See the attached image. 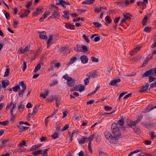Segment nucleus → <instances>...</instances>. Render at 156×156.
I'll use <instances>...</instances> for the list:
<instances>
[{"instance_id": "nucleus-1", "label": "nucleus", "mask_w": 156, "mask_h": 156, "mask_svg": "<svg viewBox=\"0 0 156 156\" xmlns=\"http://www.w3.org/2000/svg\"><path fill=\"white\" fill-rule=\"evenodd\" d=\"M111 130L112 133L116 137H120L121 134L117 124L116 123H113L111 125Z\"/></svg>"}, {"instance_id": "nucleus-2", "label": "nucleus", "mask_w": 156, "mask_h": 156, "mask_svg": "<svg viewBox=\"0 0 156 156\" xmlns=\"http://www.w3.org/2000/svg\"><path fill=\"white\" fill-rule=\"evenodd\" d=\"M151 76H156V68L151 69L146 71L142 76V77Z\"/></svg>"}, {"instance_id": "nucleus-3", "label": "nucleus", "mask_w": 156, "mask_h": 156, "mask_svg": "<svg viewBox=\"0 0 156 156\" xmlns=\"http://www.w3.org/2000/svg\"><path fill=\"white\" fill-rule=\"evenodd\" d=\"M50 6L51 7L49 8L50 9V13H53L54 12H55L58 10V8L53 4H51Z\"/></svg>"}, {"instance_id": "nucleus-4", "label": "nucleus", "mask_w": 156, "mask_h": 156, "mask_svg": "<svg viewBox=\"0 0 156 156\" xmlns=\"http://www.w3.org/2000/svg\"><path fill=\"white\" fill-rule=\"evenodd\" d=\"M149 86V84L148 83H145L144 85H143L141 87L139 92L140 93L144 92L147 89Z\"/></svg>"}, {"instance_id": "nucleus-5", "label": "nucleus", "mask_w": 156, "mask_h": 156, "mask_svg": "<svg viewBox=\"0 0 156 156\" xmlns=\"http://www.w3.org/2000/svg\"><path fill=\"white\" fill-rule=\"evenodd\" d=\"M86 76H89L92 78H95L98 76V74L96 71H94L93 72H90L86 75Z\"/></svg>"}, {"instance_id": "nucleus-6", "label": "nucleus", "mask_w": 156, "mask_h": 156, "mask_svg": "<svg viewBox=\"0 0 156 156\" xmlns=\"http://www.w3.org/2000/svg\"><path fill=\"white\" fill-rule=\"evenodd\" d=\"M120 137H116V136L114 137L112 136L109 139L110 142L113 144H116L118 142L117 140L118 137L120 138Z\"/></svg>"}, {"instance_id": "nucleus-7", "label": "nucleus", "mask_w": 156, "mask_h": 156, "mask_svg": "<svg viewBox=\"0 0 156 156\" xmlns=\"http://www.w3.org/2000/svg\"><path fill=\"white\" fill-rule=\"evenodd\" d=\"M56 5H61L64 8H66V5H67L66 2L64 0H59L58 2L56 3Z\"/></svg>"}, {"instance_id": "nucleus-8", "label": "nucleus", "mask_w": 156, "mask_h": 156, "mask_svg": "<svg viewBox=\"0 0 156 156\" xmlns=\"http://www.w3.org/2000/svg\"><path fill=\"white\" fill-rule=\"evenodd\" d=\"M39 37L40 38L46 40L48 39V37L46 35V33L44 31L39 32Z\"/></svg>"}, {"instance_id": "nucleus-9", "label": "nucleus", "mask_w": 156, "mask_h": 156, "mask_svg": "<svg viewBox=\"0 0 156 156\" xmlns=\"http://www.w3.org/2000/svg\"><path fill=\"white\" fill-rule=\"evenodd\" d=\"M155 108H156V105L153 107L152 105L149 104L145 109V112L146 113L149 112L150 111Z\"/></svg>"}, {"instance_id": "nucleus-10", "label": "nucleus", "mask_w": 156, "mask_h": 156, "mask_svg": "<svg viewBox=\"0 0 156 156\" xmlns=\"http://www.w3.org/2000/svg\"><path fill=\"white\" fill-rule=\"evenodd\" d=\"M126 122L127 125L130 127H132L133 126H135L136 125L135 122L130 120H127Z\"/></svg>"}, {"instance_id": "nucleus-11", "label": "nucleus", "mask_w": 156, "mask_h": 156, "mask_svg": "<svg viewBox=\"0 0 156 156\" xmlns=\"http://www.w3.org/2000/svg\"><path fill=\"white\" fill-rule=\"evenodd\" d=\"M121 80L120 79L117 80H111L109 83V84L112 86H115L116 85V83H119L121 82Z\"/></svg>"}, {"instance_id": "nucleus-12", "label": "nucleus", "mask_w": 156, "mask_h": 156, "mask_svg": "<svg viewBox=\"0 0 156 156\" xmlns=\"http://www.w3.org/2000/svg\"><path fill=\"white\" fill-rule=\"evenodd\" d=\"M80 59H81L82 62L83 64L86 63L88 62V58L86 55H84L80 57Z\"/></svg>"}, {"instance_id": "nucleus-13", "label": "nucleus", "mask_w": 156, "mask_h": 156, "mask_svg": "<svg viewBox=\"0 0 156 156\" xmlns=\"http://www.w3.org/2000/svg\"><path fill=\"white\" fill-rule=\"evenodd\" d=\"M152 56L153 55H151V54L149 55L144 60L142 66L143 67V65H146L149 60L152 57Z\"/></svg>"}, {"instance_id": "nucleus-14", "label": "nucleus", "mask_w": 156, "mask_h": 156, "mask_svg": "<svg viewBox=\"0 0 156 156\" xmlns=\"http://www.w3.org/2000/svg\"><path fill=\"white\" fill-rule=\"evenodd\" d=\"M60 16V13L58 11H57L55 12H54L52 14V16H50L49 18L52 17V16H53V18H57L59 17Z\"/></svg>"}, {"instance_id": "nucleus-15", "label": "nucleus", "mask_w": 156, "mask_h": 156, "mask_svg": "<svg viewBox=\"0 0 156 156\" xmlns=\"http://www.w3.org/2000/svg\"><path fill=\"white\" fill-rule=\"evenodd\" d=\"M104 135L106 138L108 140H109L112 136L111 134L108 131H105L104 133Z\"/></svg>"}, {"instance_id": "nucleus-16", "label": "nucleus", "mask_w": 156, "mask_h": 156, "mask_svg": "<svg viewBox=\"0 0 156 156\" xmlns=\"http://www.w3.org/2000/svg\"><path fill=\"white\" fill-rule=\"evenodd\" d=\"M57 62V61L56 60H55L52 61L50 63V67L48 69V71H50L53 70V65L54 63H55Z\"/></svg>"}, {"instance_id": "nucleus-17", "label": "nucleus", "mask_w": 156, "mask_h": 156, "mask_svg": "<svg viewBox=\"0 0 156 156\" xmlns=\"http://www.w3.org/2000/svg\"><path fill=\"white\" fill-rule=\"evenodd\" d=\"M42 10V9L41 8H39L37 9L36 11L33 14V16H36L38 14L40 13Z\"/></svg>"}, {"instance_id": "nucleus-18", "label": "nucleus", "mask_w": 156, "mask_h": 156, "mask_svg": "<svg viewBox=\"0 0 156 156\" xmlns=\"http://www.w3.org/2000/svg\"><path fill=\"white\" fill-rule=\"evenodd\" d=\"M9 83V81L8 80H5L2 81V87L4 88H5L7 86Z\"/></svg>"}, {"instance_id": "nucleus-19", "label": "nucleus", "mask_w": 156, "mask_h": 156, "mask_svg": "<svg viewBox=\"0 0 156 156\" xmlns=\"http://www.w3.org/2000/svg\"><path fill=\"white\" fill-rule=\"evenodd\" d=\"M87 140V137H84L83 138H82L78 140V141L80 144H81L85 143L86 141Z\"/></svg>"}, {"instance_id": "nucleus-20", "label": "nucleus", "mask_w": 156, "mask_h": 156, "mask_svg": "<svg viewBox=\"0 0 156 156\" xmlns=\"http://www.w3.org/2000/svg\"><path fill=\"white\" fill-rule=\"evenodd\" d=\"M18 128L20 129L19 131L22 132L23 131H24L28 129L29 127L23 126H18Z\"/></svg>"}, {"instance_id": "nucleus-21", "label": "nucleus", "mask_w": 156, "mask_h": 156, "mask_svg": "<svg viewBox=\"0 0 156 156\" xmlns=\"http://www.w3.org/2000/svg\"><path fill=\"white\" fill-rule=\"evenodd\" d=\"M95 1V0H87L83 2L82 4H85L87 5L92 4Z\"/></svg>"}, {"instance_id": "nucleus-22", "label": "nucleus", "mask_w": 156, "mask_h": 156, "mask_svg": "<svg viewBox=\"0 0 156 156\" xmlns=\"http://www.w3.org/2000/svg\"><path fill=\"white\" fill-rule=\"evenodd\" d=\"M67 83L69 86L73 87L74 86L75 84L74 80L72 78V80L70 81H67Z\"/></svg>"}, {"instance_id": "nucleus-23", "label": "nucleus", "mask_w": 156, "mask_h": 156, "mask_svg": "<svg viewBox=\"0 0 156 156\" xmlns=\"http://www.w3.org/2000/svg\"><path fill=\"white\" fill-rule=\"evenodd\" d=\"M131 16V14L129 13H124L123 14L124 17L126 20L130 19Z\"/></svg>"}, {"instance_id": "nucleus-24", "label": "nucleus", "mask_w": 156, "mask_h": 156, "mask_svg": "<svg viewBox=\"0 0 156 156\" xmlns=\"http://www.w3.org/2000/svg\"><path fill=\"white\" fill-rule=\"evenodd\" d=\"M30 11L29 10L23 13L20 16V17L21 18H23L24 17L27 16L28 14L30 13Z\"/></svg>"}, {"instance_id": "nucleus-25", "label": "nucleus", "mask_w": 156, "mask_h": 156, "mask_svg": "<svg viewBox=\"0 0 156 156\" xmlns=\"http://www.w3.org/2000/svg\"><path fill=\"white\" fill-rule=\"evenodd\" d=\"M48 91L47 90H46L43 94H41L40 96L42 97L43 98L45 99L46 97L48 96Z\"/></svg>"}, {"instance_id": "nucleus-26", "label": "nucleus", "mask_w": 156, "mask_h": 156, "mask_svg": "<svg viewBox=\"0 0 156 156\" xmlns=\"http://www.w3.org/2000/svg\"><path fill=\"white\" fill-rule=\"evenodd\" d=\"M49 148H47L44 150H39L40 154L42 155L47 154V151Z\"/></svg>"}, {"instance_id": "nucleus-27", "label": "nucleus", "mask_w": 156, "mask_h": 156, "mask_svg": "<svg viewBox=\"0 0 156 156\" xmlns=\"http://www.w3.org/2000/svg\"><path fill=\"white\" fill-rule=\"evenodd\" d=\"M62 77L65 80H66L67 81H70L71 80L72 78L71 77H69L67 74H66L64 75Z\"/></svg>"}, {"instance_id": "nucleus-28", "label": "nucleus", "mask_w": 156, "mask_h": 156, "mask_svg": "<svg viewBox=\"0 0 156 156\" xmlns=\"http://www.w3.org/2000/svg\"><path fill=\"white\" fill-rule=\"evenodd\" d=\"M20 85L23 88V89L26 90L27 86L26 84H24L23 81H21L19 83Z\"/></svg>"}, {"instance_id": "nucleus-29", "label": "nucleus", "mask_w": 156, "mask_h": 156, "mask_svg": "<svg viewBox=\"0 0 156 156\" xmlns=\"http://www.w3.org/2000/svg\"><path fill=\"white\" fill-rule=\"evenodd\" d=\"M67 29L73 30L74 29V26L68 23H66L65 25Z\"/></svg>"}, {"instance_id": "nucleus-30", "label": "nucleus", "mask_w": 156, "mask_h": 156, "mask_svg": "<svg viewBox=\"0 0 156 156\" xmlns=\"http://www.w3.org/2000/svg\"><path fill=\"white\" fill-rule=\"evenodd\" d=\"M63 13L65 16H64V17L65 19H69V14H70V13L69 12H68L67 11H64L63 12Z\"/></svg>"}, {"instance_id": "nucleus-31", "label": "nucleus", "mask_w": 156, "mask_h": 156, "mask_svg": "<svg viewBox=\"0 0 156 156\" xmlns=\"http://www.w3.org/2000/svg\"><path fill=\"white\" fill-rule=\"evenodd\" d=\"M148 17L147 15H146L143 18L142 20V23L143 25L144 26L146 25V23Z\"/></svg>"}, {"instance_id": "nucleus-32", "label": "nucleus", "mask_w": 156, "mask_h": 156, "mask_svg": "<svg viewBox=\"0 0 156 156\" xmlns=\"http://www.w3.org/2000/svg\"><path fill=\"white\" fill-rule=\"evenodd\" d=\"M10 69L9 68H7L6 69L5 72V73L4 77L8 76L9 75Z\"/></svg>"}, {"instance_id": "nucleus-33", "label": "nucleus", "mask_w": 156, "mask_h": 156, "mask_svg": "<svg viewBox=\"0 0 156 156\" xmlns=\"http://www.w3.org/2000/svg\"><path fill=\"white\" fill-rule=\"evenodd\" d=\"M76 60L77 58L76 57H74L70 59L69 63V64H73Z\"/></svg>"}, {"instance_id": "nucleus-34", "label": "nucleus", "mask_w": 156, "mask_h": 156, "mask_svg": "<svg viewBox=\"0 0 156 156\" xmlns=\"http://www.w3.org/2000/svg\"><path fill=\"white\" fill-rule=\"evenodd\" d=\"M81 47L82 50V52H85L88 51V47L87 46L82 45Z\"/></svg>"}, {"instance_id": "nucleus-35", "label": "nucleus", "mask_w": 156, "mask_h": 156, "mask_svg": "<svg viewBox=\"0 0 156 156\" xmlns=\"http://www.w3.org/2000/svg\"><path fill=\"white\" fill-rule=\"evenodd\" d=\"M149 82L150 83H151L154 81H155L156 80V78L154 77H153L151 76H149Z\"/></svg>"}, {"instance_id": "nucleus-36", "label": "nucleus", "mask_w": 156, "mask_h": 156, "mask_svg": "<svg viewBox=\"0 0 156 156\" xmlns=\"http://www.w3.org/2000/svg\"><path fill=\"white\" fill-rule=\"evenodd\" d=\"M91 141H89L88 144V148L89 151L91 152V153H92V150L91 148Z\"/></svg>"}, {"instance_id": "nucleus-37", "label": "nucleus", "mask_w": 156, "mask_h": 156, "mask_svg": "<svg viewBox=\"0 0 156 156\" xmlns=\"http://www.w3.org/2000/svg\"><path fill=\"white\" fill-rule=\"evenodd\" d=\"M90 77L89 76H88L87 78L85 79L84 80V84L85 85H87L88 84L89 82V80L90 79Z\"/></svg>"}, {"instance_id": "nucleus-38", "label": "nucleus", "mask_w": 156, "mask_h": 156, "mask_svg": "<svg viewBox=\"0 0 156 156\" xmlns=\"http://www.w3.org/2000/svg\"><path fill=\"white\" fill-rule=\"evenodd\" d=\"M53 36L51 35L49 37V38L47 41V44H50L53 40Z\"/></svg>"}, {"instance_id": "nucleus-39", "label": "nucleus", "mask_w": 156, "mask_h": 156, "mask_svg": "<svg viewBox=\"0 0 156 156\" xmlns=\"http://www.w3.org/2000/svg\"><path fill=\"white\" fill-rule=\"evenodd\" d=\"M20 89V87L19 86H15L13 87V90L15 92H17L18 90Z\"/></svg>"}, {"instance_id": "nucleus-40", "label": "nucleus", "mask_w": 156, "mask_h": 156, "mask_svg": "<svg viewBox=\"0 0 156 156\" xmlns=\"http://www.w3.org/2000/svg\"><path fill=\"white\" fill-rule=\"evenodd\" d=\"M41 66L40 64H39L37 65L36 66L34 71L35 72H37L41 68Z\"/></svg>"}, {"instance_id": "nucleus-41", "label": "nucleus", "mask_w": 156, "mask_h": 156, "mask_svg": "<svg viewBox=\"0 0 156 156\" xmlns=\"http://www.w3.org/2000/svg\"><path fill=\"white\" fill-rule=\"evenodd\" d=\"M14 23L12 26L14 28H16L17 27V25L19 24V23L18 21L16 20H13Z\"/></svg>"}, {"instance_id": "nucleus-42", "label": "nucleus", "mask_w": 156, "mask_h": 156, "mask_svg": "<svg viewBox=\"0 0 156 156\" xmlns=\"http://www.w3.org/2000/svg\"><path fill=\"white\" fill-rule=\"evenodd\" d=\"M11 115V119L10 120V121L11 122V123H13L14 122L15 119L16 118V116L15 115H13V114Z\"/></svg>"}, {"instance_id": "nucleus-43", "label": "nucleus", "mask_w": 156, "mask_h": 156, "mask_svg": "<svg viewBox=\"0 0 156 156\" xmlns=\"http://www.w3.org/2000/svg\"><path fill=\"white\" fill-rule=\"evenodd\" d=\"M143 117V115H141L137 118V119L136 121V122L137 124L141 120Z\"/></svg>"}, {"instance_id": "nucleus-44", "label": "nucleus", "mask_w": 156, "mask_h": 156, "mask_svg": "<svg viewBox=\"0 0 156 156\" xmlns=\"http://www.w3.org/2000/svg\"><path fill=\"white\" fill-rule=\"evenodd\" d=\"M137 5L138 6H144L145 5V3L144 2H141L139 1L137 2Z\"/></svg>"}, {"instance_id": "nucleus-45", "label": "nucleus", "mask_w": 156, "mask_h": 156, "mask_svg": "<svg viewBox=\"0 0 156 156\" xmlns=\"http://www.w3.org/2000/svg\"><path fill=\"white\" fill-rule=\"evenodd\" d=\"M117 123L120 126H122L123 125L124 122L122 119H120L117 122Z\"/></svg>"}, {"instance_id": "nucleus-46", "label": "nucleus", "mask_w": 156, "mask_h": 156, "mask_svg": "<svg viewBox=\"0 0 156 156\" xmlns=\"http://www.w3.org/2000/svg\"><path fill=\"white\" fill-rule=\"evenodd\" d=\"M141 150H140L138 149L136 151H134L133 152H131L128 155V156H131L134 153H136L138 152H139L141 151Z\"/></svg>"}, {"instance_id": "nucleus-47", "label": "nucleus", "mask_w": 156, "mask_h": 156, "mask_svg": "<svg viewBox=\"0 0 156 156\" xmlns=\"http://www.w3.org/2000/svg\"><path fill=\"white\" fill-rule=\"evenodd\" d=\"M150 135L151 139H153L156 137V135L154 132H151L150 133Z\"/></svg>"}, {"instance_id": "nucleus-48", "label": "nucleus", "mask_w": 156, "mask_h": 156, "mask_svg": "<svg viewBox=\"0 0 156 156\" xmlns=\"http://www.w3.org/2000/svg\"><path fill=\"white\" fill-rule=\"evenodd\" d=\"M9 123V122L8 121H5L2 122H1L0 124L3 126H5L8 125Z\"/></svg>"}, {"instance_id": "nucleus-49", "label": "nucleus", "mask_w": 156, "mask_h": 156, "mask_svg": "<svg viewBox=\"0 0 156 156\" xmlns=\"http://www.w3.org/2000/svg\"><path fill=\"white\" fill-rule=\"evenodd\" d=\"M104 109L106 111H110L112 109V107H110L108 106H105L104 107Z\"/></svg>"}, {"instance_id": "nucleus-50", "label": "nucleus", "mask_w": 156, "mask_h": 156, "mask_svg": "<svg viewBox=\"0 0 156 156\" xmlns=\"http://www.w3.org/2000/svg\"><path fill=\"white\" fill-rule=\"evenodd\" d=\"M93 24L96 27H101V23H97V22H93Z\"/></svg>"}, {"instance_id": "nucleus-51", "label": "nucleus", "mask_w": 156, "mask_h": 156, "mask_svg": "<svg viewBox=\"0 0 156 156\" xmlns=\"http://www.w3.org/2000/svg\"><path fill=\"white\" fill-rule=\"evenodd\" d=\"M58 135H59L58 133H56L52 135H51V137H52L54 139H56L58 137Z\"/></svg>"}, {"instance_id": "nucleus-52", "label": "nucleus", "mask_w": 156, "mask_h": 156, "mask_svg": "<svg viewBox=\"0 0 156 156\" xmlns=\"http://www.w3.org/2000/svg\"><path fill=\"white\" fill-rule=\"evenodd\" d=\"M39 108V106H36L34 107L33 108V112L35 114L37 113L38 108Z\"/></svg>"}, {"instance_id": "nucleus-53", "label": "nucleus", "mask_w": 156, "mask_h": 156, "mask_svg": "<svg viewBox=\"0 0 156 156\" xmlns=\"http://www.w3.org/2000/svg\"><path fill=\"white\" fill-rule=\"evenodd\" d=\"M83 37L84 38L85 40L86 41L87 43H89V40L88 37L87 36H86L85 34H83Z\"/></svg>"}, {"instance_id": "nucleus-54", "label": "nucleus", "mask_w": 156, "mask_h": 156, "mask_svg": "<svg viewBox=\"0 0 156 156\" xmlns=\"http://www.w3.org/2000/svg\"><path fill=\"white\" fill-rule=\"evenodd\" d=\"M25 90L22 89L21 90V91L19 93V94H18L19 96L20 97L22 98L23 97V94L24 93Z\"/></svg>"}, {"instance_id": "nucleus-55", "label": "nucleus", "mask_w": 156, "mask_h": 156, "mask_svg": "<svg viewBox=\"0 0 156 156\" xmlns=\"http://www.w3.org/2000/svg\"><path fill=\"white\" fill-rule=\"evenodd\" d=\"M23 71H24L27 68V62L25 61L23 62Z\"/></svg>"}, {"instance_id": "nucleus-56", "label": "nucleus", "mask_w": 156, "mask_h": 156, "mask_svg": "<svg viewBox=\"0 0 156 156\" xmlns=\"http://www.w3.org/2000/svg\"><path fill=\"white\" fill-rule=\"evenodd\" d=\"M144 31L146 32H149L151 31V28L148 27H146L144 29Z\"/></svg>"}, {"instance_id": "nucleus-57", "label": "nucleus", "mask_w": 156, "mask_h": 156, "mask_svg": "<svg viewBox=\"0 0 156 156\" xmlns=\"http://www.w3.org/2000/svg\"><path fill=\"white\" fill-rule=\"evenodd\" d=\"M99 156H108L107 154L103 152L102 151H100L99 152Z\"/></svg>"}, {"instance_id": "nucleus-58", "label": "nucleus", "mask_w": 156, "mask_h": 156, "mask_svg": "<svg viewBox=\"0 0 156 156\" xmlns=\"http://www.w3.org/2000/svg\"><path fill=\"white\" fill-rule=\"evenodd\" d=\"M81 20L82 21H83L84 20V19L83 17H82L81 18H80V17L78 18H77L76 19H74L73 20V21L74 22H79V20Z\"/></svg>"}, {"instance_id": "nucleus-59", "label": "nucleus", "mask_w": 156, "mask_h": 156, "mask_svg": "<svg viewBox=\"0 0 156 156\" xmlns=\"http://www.w3.org/2000/svg\"><path fill=\"white\" fill-rule=\"evenodd\" d=\"M69 127V125L68 124L65 125L62 129V131H64L67 130Z\"/></svg>"}, {"instance_id": "nucleus-60", "label": "nucleus", "mask_w": 156, "mask_h": 156, "mask_svg": "<svg viewBox=\"0 0 156 156\" xmlns=\"http://www.w3.org/2000/svg\"><path fill=\"white\" fill-rule=\"evenodd\" d=\"M120 18V17H116L115 18L114 21V23L115 24L117 23L118 22Z\"/></svg>"}, {"instance_id": "nucleus-61", "label": "nucleus", "mask_w": 156, "mask_h": 156, "mask_svg": "<svg viewBox=\"0 0 156 156\" xmlns=\"http://www.w3.org/2000/svg\"><path fill=\"white\" fill-rule=\"evenodd\" d=\"M16 108V104H13L12 108L10 110V113L11 114H12L13 113V110L14 109Z\"/></svg>"}, {"instance_id": "nucleus-62", "label": "nucleus", "mask_w": 156, "mask_h": 156, "mask_svg": "<svg viewBox=\"0 0 156 156\" xmlns=\"http://www.w3.org/2000/svg\"><path fill=\"white\" fill-rule=\"evenodd\" d=\"M55 99L52 95L50 96L48 98V100L49 101L52 102L54 101Z\"/></svg>"}, {"instance_id": "nucleus-63", "label": "nucleus", "mask_w": 156, "mask_h": 156, "mask_svg": "<svg viewBox=\"0 0 156 156\" xmlns=\"http://www.w3.org/2000/svg\"><path fill=\"white\" fill-rule=\"evenodd\" d=\"M76 50L78 52H82V50L81 47L79 45H77L76 46Z\"/></svg>"}, {"instance_id": "nucleus-64", "label": "nucleus", "mask_w": 156, "mask_h": 156, "mask_svg": "<svg viewBox=\"0 0 156 156\" xmlns=\"http://www.w3.org/2000/svg\"><path fill=\"white\" fill-rule=\"evenodd\" d=\"M84 89V87L83 86H79L78 90L80 92L82 91Z\"/></svg>"}]
</instances>
